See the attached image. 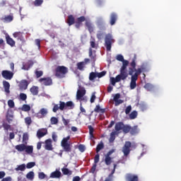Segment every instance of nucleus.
<instances>
[{"mask_svg": "<svg viewBox=\"0 0 181 181\" xmlns=\"http://www.w3.org/2000/svg\"><path fill=\"white\" fill-rule=\"evenodd\" d=\"M15 149L18 151V152H23L25 151L28 155H32L33 153V146H28L24 144H18L15 146Z\"/></svg>", "mask_w": 181, "mask_h": 181, "instance_id": "obj_1", "label": "nucleus"}, {"mask_svg": "<svg viewBox=\"0 0 181 181\" xmlns=\"http://www.w3.org/2000/svg\"><path fill=\"white\" fill-rule=\"evenodd\" d=\"M127 77H128L127 71H120V74L117 75L116 78H110V83L112 85L115 86V83H119L122 80H125Z\"/></svg>", "mask_w": 181, "mask_h": 181, "instance_id": "obj_2", "label": "nucleus"}, {"mask_svg": "<svg viewBox=\"0 0 181 181\" xmlns=\"http://www.w3.org/2000/svg\"><path fill=\"white\" fill-rule=\"evenodd\" d=\"M84 95H86V89L83 87L79 86L76 93V100H78L81 105H83V103H87V97Z\"/></svg>", "mask_w": 181, "mask_h": 181, "instance_id": "obj_3", "label": "nucleus"}, {"mask_svg": "<svg viewBox=\"0 0 181 181\" xmlns=\"http://www.w3.org/2000/svg\"><path fill=\"white\" fill-rule=\"evenodd\" d=\"M70 136L64 137L61 141V146L65 152H70L71 151V144L70 143Z\"/></svg>", "mask_w": 181, "mask_h": 181, "instance_id": "obj_4", "label": "nucleus"}, {"mask_svg": "<svg viewBox=\"0 0 181 181\" xmlns=\"http://www.w3.org/2000/svg\"><path fill=\"white\" fill-rule=\"evenodd\" d=\"M67 68L66 66H57L56 69L55 76L59 78H63L67 74Z\"/></svg>", "mask_w": 181, "mask_h": 181, "instance_id": "obj_5", "label": "nucleus"}, {"mask_svg": "<svg viewBox=\"0 0 181 181\" xmlns=\"http://www.w3.org/2000/svg\"><path fill=\"white\" fill-rule=\"evenodd\" d=\"M105 43L107 50L110 52V50H111V44L114 43V39L112 38V35L111 34L106 35Z\"/></svg>", "mask_w": 181, "mask_h": 181, "instance_id": "obj_6", "label": "nucleus"}, {"mask_svg": "<svg viewBox=\"0 0 181 181\" xmlns=\"http://www.w3.org/2000/svg\"><path fill=\"white\" fill-rule=\"evenodd\" d=\"M47 114H49V110H47V108H41L40 110V111L35 114V117L37 118H45V117H46V115H47Z\"/></svg>", "mask_w": 181, "mask_h": 181, "instance_id": "obj_7", "label": "nucleus"}, {"mask_svg": "<svg viewBox=\"0 0 181 181\" xmlns=\"http://www.w3.org/2000/svg\"><path fill=\"white\" fill-rule=\"evenodd\" d=\"M1 76L5 80H12L13 78V72L8 70L2 71Z\"/></svg>", "mask_w": 181, "mask_h": 181, "instance_id": "obj_8", "label": "nucleus"}, {"mask_svg": "<svg viewBox=\"0 0 181 181\" xmlns=\"http://www.w3.org/2000/svg\"><path fill=\"white\" fill-rule=\"evenodd\" d=\"M129 148H131V142L127 141L122 148V152L124 156H128V155H129V153L131 152Z\"/></svg>", "mask_w": 181, "mask_h": 181, "instance_id": "obj_9", "label": "nucleus"}, {"mask_svg": "<svg viewBox=\"0 0 181 181\" xmlns=\"http://www.w3.org/2000/svg\"><path fill=\"white\" fill-rule=\"evenodd\" d=\"M113 97V101L115 102V105L117 107V105H119V104H122L124 103V100H121V94L117 93L112 95Z\"/></svg>", "mask_w": 181, "mask_h": 181, "instance_id": "obj_10", "label": "nucleus"}, {"mask_svg": "<svg viewBox=\"0 0 181 181\" xmlns=\"http://www.w3.org/2000/svg\"><path fill=\"white\" fill-rule=\"evenodd\" d=\"M45 149L46 151H53V144H52V139H48L45 141Z\"/></svg>", "mask_w": 181, "mask_h": 181, "instance_id": "obj_11", "label": "nucleus"}, {"mask_svg": "<svg viewBox=\"0 0 181 181\" xmlns=\"http://www.w3.org/2000/svg\"><path fill=\"white\" fill-rule=\"evenodd\" d=\"M39 81L42 86H52V79L50 78H42Z\"/></svg>", "mask_w": 181, "mask_h": 181, "instance_id": "obj_12", "label": "nucleus"}, {"mask_svg": "<svg viewBox=\"0 0 181 181\" xmlns=\"http://www.w3.org/2000/svg\"><path fill=\"white\" fill-rule=\"evenodd\" d=\"M136 80H138V78H136V76H132L131 78V83H130V88L131 90H134L136 87Z\"/></svg>", "mask_w": 181, "mask_h": 181, "instance_id": "obj_13", "label": "nucleus"}, {"mask_svg": "<svg viewBox=\"0 0 181 181\" xmlns=\"http://www.w3.org/2000/svg\"><path fill=\"white\" fill-rule=\"evenodd\" d=\"M45 135H47V130L46 129H41L37 132V138H43Z\"/></svg>", "mask_w": 181, "mask_h": 181, "instance_id": "obj_14", "label": "nucleus"}, {"mask_svg": "<svg viewBox=\"0 0 181 181\" xmlns=\"http://www.w3.org/2000/svg\"><path fill=\"white\" fill-rule=\"evenodd\" d=\"M3 86H4L5 93L7 95L11 93V90H9V88H11V84L9 83V82H8L6 81H4Z\"/></svg>", "mask_w": 181, "mask_h": 181, "instance_id": "obj_15", "label": "nucleus"}, {"mask_svg": "<svg viewBox=\"0 0 181 181\" xmlns=\"http://www.w3.org/2000/svg\"><path fill=\"white\" fill-rule=\"evenodd\" d=\"M28 86H29V83L26 80H23L19 83V87L21 90H26V88H28Z\"/></svg>", "mask_w": 181, "mask_h": 181, "instance_id": "obj_16", "label": "nucleus"}, {"mask_svg": "<svg viewBox=\"0 0 181 181\" xmlns=\"http://www.w3.org/2000/svg\"><path fill=\"white\" fill-rule=\"evenodd\" d=\"M126 179L127 181H138V176L132 174H127Z\"/></svg>", "mask_w": 181, "mask_h": 181, "instance_id": "obj_17", "label": "nucleus"}, {"mask_svg": "<svg viewBox=\"0 0 181 181\" xmlns=\"http://www.w3.org/2000/svg\"><path fill=\"white\" fill-rule=\"evenodd\" d=\"M15 170H16V172H25V170H26V164H21L19 165H17L16 168H15Z\"/></svg>", "mask_w": 181, "mask_h": 181, "instance_id": "obj_18", "label": "nucleus"}, {"mask_svg": "<svg viewBox=\"0 0 181 181\" xmlns=\"http://www.w3.org/2000/svg\"><path fill=\"white\" fill-rule=\"evenodd\" d=\"M32 66H33V62H28L27 64H23L22 70H29Z\"/></svg>", "mask_w": 181, "mask_h": 181, "instance_id": "obj_19", "label": "nucleus"}, {"mask_svg": "<svg viewBox=\"0 0 181 181\" xmlns=\"http://www.w3.org/2000/svg\"><path fill=\"white\" fill-rule=\"evenodd\" d=\"M62 176V173L59 170H56L54 172H52L50 174L49 177L54 178V177H60Z\"/></svg>", "mask_w": 181, "mask_h": 181, "instance_id": "obj_20", "label": "nucleus"}, {"mask_svg": "<svg viewBox=\"0 0 181 181\" xmlns=\"http://www.w3.org/2000/svg\"><path fill=\"white\" fill-rule=\"evenodd\" d=\"M30 93L33 94V95H37L39 93V88L37 86H33L30 89Z\"/></svg>", "mask_w": 181, "mask_h": 181, "instance_id": "obj_21", "label": "nucleus"}, {"mask_svg": "<svg viewBox=\"0 0 181 181\" xmlns=\"http://www.w3.org/2000/svg\"><path fill=\"white\" fill-rule=\"evenodd\" d=\"M128 64H129V62L123 61L120 71H127V67H128Z\"/></svg>", "mask_w": 181, "mask_h": 181, "instance_id": "obj_22", "label": "nucleus"}, {"mask_svg": "<svg viewBox=\"0 0 181 181\" xmlns=\"http://www.w3.org/2000/svg\"><path fill=\"white\" fill-rule=\"evenodd\" d=\"M26 178L28 179V180H33L35 179V173L33 171L28 173Z\"/></svg>", "mask_w": 181, "mask_h": 181, "instance_id": "obj_23", "label": "nucleus"}, {"mask_svg": "<svg viewBox=\"0 0 181 181\" xmlns=\"http://www.w3.org/2000/svg\"><path fill=\"white\" fill-rule=\"evenodd\" d=\"M6 42L8 45H10V46H12V47L15 46V41L13 40V39L9 37V35L6 37Z\"/></svg>", "mask_w": 181, "mask_h": 181, "instance_id": "obj_24", "label": "nucleus"}, {"mask_svg": "<svg viewBox=\"0 0 181 181\" xmlns=\"http://www.w3.org/2000/svg\"><path fill=\"white\" fill-rule=\"evenodd\" d=\"M117 21V14L112 13L110 17V25H115V22Z\"/></svg>", "mask_w": 181, "mask_h": 181, "instance_id": "obj_25", "label": "nucleus"}, {"mask_svg": "<svg viewBox=\"0 0 181 181\" xmlns=\"http://www.w3.org/2000/svg\"><path fill=\"white\" fill-rule=\"evenodd\" d=\"M105 165H111L112 163V158H110V156H105Z\"/></svg>", "mask_w": 181, "mask_h": 181, "instance_id": "obj_26", "label": "nucleus"}, {"mask_svg": "<svg viewBox=\"0 0 181 181\" xmlns=\"http://www.w3.org/2000/svg\"><path fill=\"white\" fill-rule=\"evenodd\" d=\"M77 67L78 70L83 71L84 70V68L86 67V62H78L77 64Z\"/></svg>", "mask_w": 181, "mask_h": 181, "instance_id": "obj_27", "label": "nucleus"}, {"mask_svg": "<svg viewBox=\"0 0 181 181\" xmlns=\"http://www.w3.org/2000/svg\"><path fill=\"white\" fill-rule=\"evenodd\" d=\"M13 37H16V39H18V40H21V39H22V33H21V32H16V33H14L13 34Z\"/></svg>", "mask_w": 181, "mask_h": 181, "instance_id": "obj_28", "label": "nucleus"}, {"mask_svg": "<svg viewBox=\"0 0 181 181\" xmlns=\"http://www.w3.org/2000/svg\"><path fill=\"white\" fill-rule=\"evenodd\" d=\"M115 131H121V129H122V128H124V124L122 123H117L115 124Z\"/></svg>", "mask_w": 181, "mask_h": 181, "instance_id": "obj_29", "label": "nucleus"}, {"mask_svg": "<svg viewBox=\"0 0 181 181\" xmlns=\"http://www.w3.org/2000/svg\"><path fill=\"white\" fill-rule=\"evenodd\" d=\"M67 23L69 26H71V25L74 24V17H73V16H69Z\"/></svg>", "mask_w": 181, "mask_h": 181, "instance_id": "obj_30", "label": "nucleus"}, {"mask_svg": "<svg viewBox=\"0 0 181 181\" xmlns=\"http://www.w3.org/2000/svg\"><path fill=\"white\" fill-rule=\"evenodd\" d=\"M94 111H95V112H102V114L104 113V112H105V110L102 109V108L100 107V105H96V107H95Z\"/></svg>", "mask_w": 181, "mask_h": 181, "instance_id": "obj_31", "label": "nucleus"}, {"mask_svg": "<svg viewBox=\"0 0 181 181\" xmlns=\"http://www.w3.org/2000/svg\"><path fill=\"white\" fill-rule=\"evenodd\" d=\"M50 122L52 125H56L57 124H59V119L57 117H52L50 119Z\"/></svg>", "mask_w": 181, "mask_h": 181, "instance_id": "obj_32", "label": "nucleus"}, {"mask_svg": "<svg viewBox=\"0 0 181 181\" xmlns=\"http://www.w3.org/2000/svg\"><path fill=\"white\" fill-rule=\"evenodd\" d=\"M6 119L8 122L11 123L12 121H13V115L8 113L6 115Z\"/></svg>", "mask_w": 181, "mask_h": 181, "instance_id": "obj_33", "label": "nucleus"}, {"mask_svg": "<svg viewBox=\"0 0 181 181\" xmlns=\"http://www.w3.org/2000/svg\"><path fill=\"white\" fill-rule=\"evenodd\" d=\"M97 77H98L97 73L91 72L89 76V80L93 81V80H94V78H97Z\"/></svg>", "mask_w": 181, "mask_h": 181, "instance_id": "obj_34", "label": "nucleus"}, {"mask_svg": "<svg viewBox=\"0 0 181 181\" xmlns=\"http://www.w3.org/2000/svg\"><path fill=\"white\" fill-rule=\"evenodd\" d=\"M22 111H25V112L28 111H30V106L29 105H23L21 107Z\"/></svg>", "mask_w": 181, "mask_h": 181, "instance_id": "obj_35", "label": "nucleus"}, {"mask_svg": "<svg viewBox=\"0 0 181 181\" xmlns=\"http://www.w3.org/2000/svg\"><path fill=\"white\" fill-rule=\"evenodd\" d=\"M66 108H69V110H73L74 108V103L71 101H69L66 103Z\"/></svg>", "mask_w": 181, "mask_h": 181, "instance_id": "obj_36", "label": "nucleus"}, {"mask_svg": "<svg viewBox=\"0 0 181 181\" xmlns=\"http://www.w3.org/2000/svg\"><path fill=\"white\" fill-rule=\"evenodd\" d=\"M117 134V132H112L111 134H110V137L109 139V141L110 142H112L113 141H115V135Z\"/></svg>", "mask_w": 181, "mask_h": 181, "instance_id": "obj_37", "label": "nucleus"}, {"mask_svg": "<svg viewBox=\"0 0 181 181\" xmlns=\"http://www.w3.org/2000/svg\"><path fill=\"white\" fill-rule=\"evenodd\" d=\"M36 165V163L35 162H30L28 163H27V165H25V168H27V169H32V168H34V166Z\"/></svg>", "mask_w": 181, "mask_h": 181, "instance_id": "obj_38", "label": "nucleus"}, {"mask_svg": "<svg viewBox=\"0 0 181 181\" xmlns=\"http://www.w3.org/2000/svg\"><path fill=\"white\" fill-rule=\"evenodd\" d=\"M64 108H67L66 107V103L64 102H59V110H61V111H63V110H64Z\"/></svg>", "mask_w": 181, "mask_h": 181, "instance_id": "obj_39", "label": "nucleus"}, {"mask_svg": "<svg viewBox=\"0 0 181 181\" xmlns=\"http://www.w3.org/2000/svg\"><path fill=\"white\" fill-rule=\"evenodd\" d=\"M117 60H118V62H122V63H124V62H127V60L124 59V56H122V54H118L116 57Z\"/></svg>", "mask_w": 181, "mask_h": 181, "instance_id": "obj_40", "label": "nucleus"}, {"mask_svg": "<svg viewBox=\"0 0 181 181\" xmlns=\"http://www.w3.org/2000/svg\"><path fill=\"white\" fill-rule=\"evenodd\" d=\"M62 171L64 175H71V171L68 168H64L62 169Z\"/></svg>", "mask_w": 181, "mask_h": 181, "instance_id": "obj_41", "label": "nucleus"}, {"mask_svg": "<svg viewBox=\"0 0 181 181\" xmlns=\"http://www.w3.org/2000/svg\"><path fill=\"white\" fill-rule=\"evenodd\" d=\"M8 106L9 108H15V102L13 100H8Z\"/></svg>", "mask_w": 181, "mask_h": 181, "instance_id": "obj_42", "label": "nucleus"}, {"mask_svg": "<svg viewBox=\"0 0 181 181\" xmlns=\"http://www.w3.org/2000/svg\"><path fill=\"white\" fill-rule=\"evenodd\" d=\"M137 115H138V112H136V111H134L130 114L129 118L130 119H135Z\"/></svg>", "mask_w": 181, "mask_h": 181, "instance_id": "obj_43", "label": "nucleus"}, {"mask_svg": "<svg viewBox=\"0 0 181 181\" xmlns=\"http://www.w3.org/2000/svg\"><path fill=\"white\" fill-rule=\"evenodd\" d=\"M104 148V144L103 142H100L96 148V152L98 153L101 149Z\"/></svg>", "mask_w": 181, "mask_h": 181, "instance_id": "obj_44", "label": "nucleus"}, {"mask_svg": "<svg viewBox=\"0 0 181 181\" xmlns=\"http://www.w3.org/2000/svg\"><path fill=\"white\" fill-rule=\"evenodd\" d=\"M86 26L87 28H88L89 32H93V25H91V23H90V21H86Z\"/></svg>", "mask_w": 181, "mask_h": 181, "instance_id": "obj_45", "label": "nucleus"}, {"mask_svg": "<svg viewBox=\"0 0 181 181\" xmlns=\"http://www.w3.org/2000/svg\"><path fill=\"white\" fill-rule=\"evenodd\" d=\"M25 122L26 125H30V124H32V118H30V117H25Z\"/></svg>", "mask_w": 181, "mask_h": 181, "instance_id": "obj_46", "label": "nucleus"}, {"mask_svg": "<svg viewBox=\"0 0 181 181\" xmlns=\"http://www.w3.org/2000/svg\"><path fill=\"white\" fill-rule=\"evenodd\" d=\"M13 21V17L12 16H8L7 17L4 18V22H12Z\"/></svg>", "mask_w": 181, "mask_h": 181, "instance_id": "obj_47", "label": "nucleus"}, {"mask_svg": "<svg viewBox=\"0 0 181 181\" xmlns=\"http://www.w3.org/2000/svg\"><path fill=\"white\" fill-rule=\"evenodd\" d=\"M38 177H39V179H40L42 180L46 177V174H45V173H43V172L39 173Z\"/></svg>", "mask_w": 181, "mask_h": 181, "instance_id": "obj_48", "label": "nucleus"}, {"mask_svg": "<svg viewBox=\"0 0 181 181\" xmlns=\"http://www.w3.org/2000/svg\"><path fill=\"white\" fill-rule=\"evenodd\" d=\"M136 60V56H134V59L131 62L130 65L132 66L133 69H135L136 67V63L135 62Z\"/></svg>", "mask_w": 181, "mask_h": 181, "instance_id": "obj_49", "label": "nucleus"}, {"mask_svg": "<svg viewBox=\"0 0 181 181\" xmlns=\"http://www.w3.org/2000/svg\"><path fill=\"white\" fill-rule=\"evenodd\" d=\"M141 73H142V69H141V68L136 69V72L134 75L132 76H136V78H138V76H139V74H141Z\"/></svg>", "mask_w": 181, "mask_h": 181, "instance_id": "obj_50", "label": "nucleus"}, {"mask_svg": "<svg viewBox=\"0 0 181 181\" xmlns=\"http://www.w3.org/2000/svg\"><path fill=\"white\" fill-rule=\"evenodd\" d=\"M29 139V134L28 133H24L23 135V141L25 142Z\"/></svg>", "mask_w": 181, "mask_h": 181, "instance_id": "obj_51", "label": "nucleus"}, {"mask_svg": "<svg viewBox=\"0 0 181 181\" xmlns=\"http://www.w3.org/2000/svg\"><path fill=\"white\" fill-rule=\"evenodd\" d=\"M97 37L99 40H101V39H103V37H104V33L98 32L97 34Z\"/></svg>", "mask_w": 181, "mask_h": 181, "instance_id": "obj_52", "label": "nucleus"}, {"mask_svg": "<svg viewBox=\"0 0 181 181\" xmlns=\"http://www.w3.org/2000/svg\"><path fill=\"white\" fill-rule=\"evenodd\" d=\"M20 98L22 100V101H25L28 98V96L25 93H21Z\"/></svg>", "mask_w": 181, "mask_h": 181, "instance_id": "obj_53", "label": "nucleus"}, {"mask_svg": "<svg viewBox=\"0 0 181 181\" xmlns=\"http://www.w3.org/2000/svg\"><path fill=\"white\" fill-rule=\"evenodd\" d=\"M97 76L99 78H101V77H104V76H105V74H107V72L105 71H102L100 73H96Z\"/></svg>", "mask_w": 181, "mask_h": 181, "instance_id": "obj_54", "label": "nucleus"}, {"mask_svg": "<svg viewBox=\"0 0 181 181\" xmlns=\"http://www.w3.org/2000/svg\"><path fill=\"white\" fill-rule=\"evenodd\" d=\"M43 4V0H35V6H40Z\"/></svg>", "mask_w": 181, "mask_h": 181, "instance_id": "obj_55", "label": "nucleus"}, {"mask_svg": "<svg viewBox=\"0 0 181 181\" xmlns=\"http://www.w3.org/2000/svg\"><path fill=\"white\" fill-rule=\"evenodd\" d=\"M89 129V134L91 138H93V134L94 132V128H93L91 126H88Z\"/></svg>", "mask_w": 181, "mask_h": 181, "instance_id": "obj_56", "label": "nucleus"}, {"mask_svg": "<svg viewBox=\"0 0 181 181\" xmlns=\"http://www.w3.org/2000/svg\"><path fill=\"white\" fill-rule=\"evenodd\" d=\"M59 110H60V106H59V105H54L52 111L53 112H57V111H59Z\"/></svg>", "mask_w": 181, "mask_h": 181, "instance_id": "obj_57", "label": "nucleus"}, {"mask_svg": "<svg viewBox=\"0 0 181 181\" xmlns=\"http://www.w3.org/2000/svg\"><path fill=\"white\" fill-rule=\"evenodd\" d=\"M3 128L8 131V129H11V125L8 124V123L3 124Z\"/></svg>", "mask_w": 181, "mask_h": 181, "instance_id": "obj_58", "label": "nucleus"}, {"mask_svg": "<svg viewBox=\"0 0 181 181\" xmlns=\"http://www.w3.org/2000/svg\"><path fill=\"white\" fill-rule=\"evenodd\" d=\"M78 149L80 152H84V151H86V146L81 144L78 146Z\"/></svg>", "mask_w": 181, "mask_h": 181, "instance_id": "obj_59", "label": "nucleus"}, {"mask_svg": "<svg viewBox=\"0 0 181 181\" xmlns=\"http://www.w3.org/2000/svg\"><path fill=\"white\" fill-rule=\"evenodd\" d=\"M35 74H36V76L37 78L42 77V76H43V71H35Z\"/></svg>", "mask_w": 181, "mask_h": 181, "instance_id": "obj_60", "label": "nucleus"}, {"mask_svg": "<svg viewBox=\"0 0 181 181\" xmlns=\"http://www.w3.org/2000/svg\"><path fill=\"white\" fill-rule=\"evenodd\" d=\"M52 139L54 142H57V134L55 132L52 133Z\"/></svg>", "mask_w": 181, "mask_h": 181, "instance_id": "obj_61", "label": "nucleus"}, {"mask_svg": "<svg viewBox=\"0 0 181 181\" xmlns=\"http://www.w3.org/2000/svg\"><path fill=\"white\" fill-rule=\"evenodd\" d=\"M145 88H146V90H148V91H149V90H152V85L150 83H146L145 85Z\"/></svg>", "mask_w": 181, "mask_h": 181, "instance_id": "obj_62", "label": "nucleus"}, {"mask_svg": "<svg viewBox=\"0 0 181 181\" xmlns=\"http://www.w3.org/2000/svg\"><path fill=\"white\" fill-rule=\"evenodd\" d=\"M131 110H132V107H131V105H129L125 110L126 114H129V112H131Z\"/></svg>", "mask_w": 181, "mask_h": 181, "instance_id": "obj_63", "label": "nucleus"}, {"mask_svg": "<svg viewBox=\"0 0 181 181\" xmlns=\"http://www.w3.org/2000/svg\"><path fill=\"white\" fill-rule=\"evenodd\" d=\"M1 181H12L11 177H6L1 180Z\"/></svg>", "mask_w": 181, "mask_h": 181, "instance_id": "obj_64", "label": "nucleus"}]
</instances>
